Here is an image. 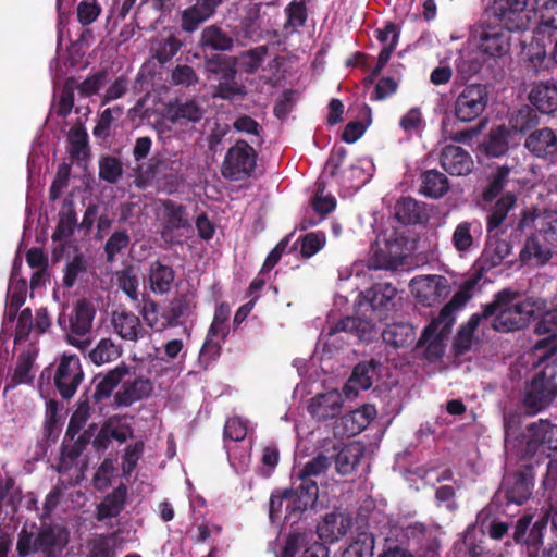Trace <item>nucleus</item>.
<instances>
[{
    "instance_id": "0e129e2a",
    "label": "nucleus",
    "mask_w": 557,
    "mask_h": 557,
    "mask_svg": "<svg viewBox=\"0 0 557 557\" xmlns=\"http://www.w3.org/2000/svg\"><path fill=\"white\" fill-rule=\"evenodd\" d=\"M287 15V22L284 26L287 28L290 26L292 28L302 27L308 18L307 8L304 2L292 1L285 9Z\"/></svg>"
},
{
    "instance_id": "473e14b6",
    "label": "nucleus",
    "mask_w": 557,
    "mask_h": 557,
    "mask_svg": "<svg viewBox=\"0 0 557 557\" xmlns=\"http://www.w3.org/2000/svg\"><path fill=\"white\" fill-rule=\"evenodd\" d=\"M395 216L404 225H416L428 220L423 203L412 197H401L395 206Z\"/></svg>"
},
{
    "instance_id": "c85d7f7f",
    "label": "nucleus",
    "mask_w": 557,
    "mask_h": 557,
    "mask_svg": "<svg viewBox=\"0 0 557 557\" xmlns=\"http://www.w3.org/2000/svg\"><path fill=\"white\" fill-rule=\"evenodd\" d=\"M481 233L482 226L478 220L462 221L453 232L451 245L460 256H463L473 248L475 239Z\"/></svg>"
},
{
    "instance_id": "7c9ffc66",
    "label": "nucleus",
    "mask_w": 557,
    "mask_h": 557,
    "mask_svg": "<svg viewBox=\"0 0 557 557\" xmlns=\"http://www.w3.org/2000/svg\"><path fill=\"white\" fill-rule=\"evenodd\" d=\"M176 273L170 264L160 260L152 261L148 270V282L152 293L158 295L168 294L174 283Z\"/></svg>"
},
{
    "instance_id": "1a4fd4ad",
    "label": "nucleus",
    "mask_w": 557,
    "mask_h": 557,
    "mask_svg": "<svg viewBox=\"0 0 557 557\" xmlns=\"http://www.w3.org/2000/svg\"><path fill=\"white\" fill-rule=\"evenodd\" d=\"M488 92L482 84L466 86L458 95L454 103V113L460 122H472L476 120L486 109Z\"/></svg>"
},
{
    "instance_id": "aec40b11",
    "label": "nucleus",
    "mask_w": 557,
    "mask_h": 557,
    "mask_svg": "<svg viewBox=\"0 0 557 557\" xmlns=\"http://www.w3.org/2000/svg\"><path fill=\"white\" fill-rule=\"evenodd\" d=\"M447 334L445 332L436 331V323L430 322L423 330L416 347L414 351L419 352L424 359L430 362H435L445 354V338Z\"/></svg>"
},
{
    "instance_id": "603ef678",
    "label": "nucleus",
    "mask_w": 557,
    "mask_h": 557,
    "mask_svg": "<svg viewBox=\"0 0 557 557\" xmlns=\"http://www.w3.org/2000/svg\"><path fill=\"white\" fill-rule=\"evenodd\" d=\"M206 69L213 74L221 75L222 79L230 81L236 77V70L230 58L222 54H213L206 58Z\"/></svg>"
},
{
    "instance_id": "cd10ccee",
    "label": "nucleus",
    "mask_w": 557,
    "mask_h": 557,
    "mask_svg": "<svg viewBox=\"0 0 557 557\" xmlns=\"http://www.w3.org/2000/svg\"><path fill=\"white\" fill-rule=\"evenodd\" d=\"M96 424L89 425L87 430L81 433L77 438L73 441H65L61 445V456H60V467L64 468V470L71 469L75 463L78 457L86 449L87 445L90 443L94 432L96 430Z\"/></svg>"
},
{
    "instance_id": "864d4df0",
    "label": "nucleus",
    "mask_w": 557,
    "mask_h": 557,
    "mask_svg": "<svg viewBox=\"0 0 557 557\" xmlns=\"http://www.w3.org/2000/svg\"><path fill=\"white\" fill-rule=\"evenodd\" d=\"M123 174L122 162L112 156H103L99 160V177L100 180L115 184Z\"/></svg>"
},
{
    "instance_id": "5701e85b",
    "label": "nucleus",
    "mask_w": 557,
    "mask_h": 557,
    "mask_svg": "<svg viewBox=\"0 0 557 557\" xmlns=\"http://www.w3.org/2000/svg\"><path fill=\"white\" fill-rule=\"evenodd\" d=\"M342 396L336 391L320 394L311 399L308 410L312 418L319 421L333 419L341 413Z\"/></svg>"
},
{
    "instance_id": "13d9d810",
    "label": "nucleus",
    "mask_w": 557,
    "mask_h": 557,
    "mask_svg": "<svg viewBox=\"0 0 557 557\" xmlns=\"http://www.w3.org/2000/svg\"><path fill=\"white\" fill-rule=\"evenodd\" d=\"M511 253V245L505 239H498L483 252V258L490 268L499 265Z\"/></svg>"
},
{
    "instance_id": "09e8293b",
    "label": "nucleus",
    "mask_w": 557,
    "mask_h": 557,
    "mask_svg": "<svg viewBox=\"0 0 557 557\" xmlns=\"http://www.w3.org/2000/svg\"><path fill=\"white\" fill-rule=\"evenodd\" d=\"M552 258V251L549 248L544 247L539 236L531 235L527 238L524 246L520 252V259L522 261H529L535 259L539 264L547 263Z\"/></svg>"
},
{
    "instance_id": "58836bf2",
    "label": "nucleus",
    "mask_w": 557,
    "mask_h": 557,
    "mask_svg": "<svg viewBox=\"0 0 557 557\" xmlns=\"http://www.w3.org/2000/svg\"><path fill=\"white\" fill-rule=\"evenodd\" d=\"M77 225V215L71 200H65L59 214L58 225L52 234L53 242L70 238Z\"/></svg>"
},
{
    "instance_id": "dca6fc26",
    "label": "nucleus",
    "mask_w": 557,
    "mask_h": 557,
    "mask_svg": "<svg viewBox=\"0 0 557 557\" xmlns=\"http://www.w3.org/2000/svg\"><path fill=\"white\" fill-rule=\"evenodd\" d=\"M505 496L508 503L524 504L532 495L534 476L532 467L515 472L504 483Z\"/></svg>"
},
{
    "instance_id": "7ed1b4c3",
    "label": "nucleus",
    "mask_w": 557,
    "mask_h": 557,
    "mask_svg": "<svg viewBox=\"0 0 557 557\" xmlns=\"http://www.w3.org/2000/svg\"><path fill=\"white\" fill-rule=\"evenodd\" d=\"M358 313L363 317H345L329 326L327 336L341 332L356 334L359 339H367L374 327V321L386 320L396 310L397 289L391 283H375L360 293Z\"/></svg>"
},
{
    "instance_id": "6e6d98bb",
    "label": "nucleus",
    "mask_w": 557,
    "mask_h": 557,
    "mask_svg": "<svg viewBox=\"0 0 557 557\" xmlns=\"http://www.w3.org/2000/svg\"><path fill=\"white\" fill-rule=\"evenodd\" d=\"M116 285L123 290L132 300L138 298V277L134 272L133 267H126L115 273Z\"/></svg>"
},
{
    "instance_id": "2f4dec72",
    "label": "nucleus",
    "mask_w": 557,
    "mask_h": 557,
    "mask_svg": "<svg viewBox=\"0 0 557 557\" xmlns=\"http://www.w3.org/2000/svg\"><path fill=\"white\" fill-rule=\"evenodd\" d=\"M127 499V487L120 483L111 493L104 496L103 500L97 505L96 518L98 521L117 517L125 508Z\"/></svg>"
},
{
    "instance_id": "8fccbe9b",
    "label": "nucleus",
    "mask_w": 557,
    "mask_h": 557,
    "mask_svg": "<svg viewBox=\"0 0 557 557\" xmlns=\"http://www.w3.org/2000/svg\"><path fill=\"white\" fill-rule=\"evenodd\" d=\"M34 358L29 352H22L17 357L16 367L14 369L11 382L7 385L5 389L13 388L21 384L32 383L34 376L32 375V368Z\"/></svg>"
},
{
    "instance_id": "4be33fe9",
    "label": "nucleus",
    "mask_w": 557,
    "mask_h": 557,
    "mask_svg": "<svg viewBox=\"0 0 557 557\" xmlns=\"http://www.w3.org/2000/svg\"><path fill=\"white\" fill-rule=\"evenodd\" d=\"M511 132L506 125L492 127L479 144V150L487 158L504 157L509 150Z\"/></svg>"
},
{
    "instance_id": "f704fd0d",
    "label": "nucleus",
    "mask_w": 557,
    "mask_h": 557,
    "mask_svg": "<svg viewBox=\"0 0 557 557\" xmlns=\"http://www.w3.org/2000/svg\"><path fill=\"white\" fill-rule=\"evenodd\" d=\"M384 343L394 348H404L416 339L414 327L410 323L397 322L387 324L382 332Z\"/></svg>"
},
{
    "instance_id": "9d476101",
    "label": "nucleus",
    "mask_w": 557,
    "mask_h": 557,
    "mask_svg": "<svg viewBox=\"0 0 557 557\" xmlns=\"http://www.w3.org/2000/svg\"><path fill=\"white\" fill-rule=\"evenodd\" d=\"M84 377L79 358L64 355L54 375V385L63 399H70L76 393Z\"/></svg>"
},
{
    "instance_id": "6e6552de",
    "label": "nucleus",
    "mask_w": 557,
    "mask_h": 557,
    "mask_svg": "<svg viewBox=\"0 0 557 557\" xmlns=\"http://www.w3.org/2000/svg\"><path fill=\"white\" fill-rule=\"evenodd\" d=\"M557 396V366L547 364L537 373L527 388L524 406L537 413Z\"/></svg>"
},
{
    "instance_id": "e2e57ef3",
    "label": "nucleus",
    "mask_w": 557,
    "mask_h": 557,
    "mask_svg": "<svg viewBox=\"0 0 557 557\" xmlns=\"http://www.w3.org/2000/svg\"><path fill=\"white\" fill-rule=\"evenodd\" d=\"M325 234L323 232H311L301 238L300 253L305 258H310L318 253L325 245Z\"/></svg>"
},
{
    "instance_id": "a19ab883",
    "label": "nucleus",
    "mask_w": 557,
    "mask_h": 557,
    "mask_svg": "<svg viewBox=\"0 0 557 557\" xmlns=\"http://www.w3.org/2000/svg\"><path fill=\"white\" fill-rule=\"evenodd\" d=\"M70 156L73 160L84 161L90 157L88 134L82 124L73 125L67 134Z\"/></svg>"
},
{
    "instance_id": "a18cd8bd",
    "label": "nucleus",
    "mask_w": 557,
    "mask_h": 557,
    "mask_svg": "<svg viewBox=\"0 0 557 557\" xmlns=\"http://www.w3.org/2000/svg\"><path fill=\"white\" fill-rule=\"evenodd\" d=\"M172 121L181 123H197L203 117L205 110L196 100L177 101L171 109Z\"/></svg>"
},
{
    "instance_id": "c756f323",
    "label": "nucleus",
    "mask_w": 557,
    "mask_h": 557,
    "mask_svg": "<svg viewBox=\"0 0 557 557\" xmlns=\"http://www.w3.org/2000/svg\"><path fill=\"white\" fill-rule=\"evenodd\" d=\"M511 172L512 168L507 164L497 165L491 170L485 177V187L481 193V198L484 202H492L502 196L511 181Z\"/></svg>"
},
{
    "instance_id": "f03ea898",
    "label": "nucleus",
    "mask_w": 557,
    "mask_h": 557,
    "mask_svg": "<svg viewBox=\"0 0 557 557\" xmlns=\"http://www.w3.org/2000/svg\"><path fill=\"white\" fill-rule=\"evenodd\" d=\"M520 297L519 290L503 288L482 307L484 319L493 318L491 327L494 331L510 333L523 330L547 311L545 298L528 296L519 300Z\"/></svg>"
},
{
    "instance_id": "052dcab7",
    "label": "nucleus",
    "mask_w": 557,
    "mask_h": 557,
    "mask_svg": "<svg viewBox=\"0 0 557 557\" xmlns=\"http://www.w3.org/2000/svg\"><path fill=\"white\" fill-rule=\"evenodd\" d=\"M247 90L243 84L235 82L234 79L225 81L222 79L216 86L214 96L224 100L242 99L246 96Z\"/></svg>"
},
{
    "instance_id": "79ce46f5",
    "label": "nucleus",
    "mask_w": 557,
    "mask_h": 557,
    "mask_svg": "<svg viewBox=\"0 0 557 557\" xmlns=\"http://www.w3.org/2000/svg\"><path fill=\"white\" fill-rule=\"evenodd\" d=\"M380 363L374 359L359 362L354 368L346 388L358 387L364 391L369 389L373 384V379L376 375Z\"/></svg>"
},
{
    "instance_id": "5fc2aeb1",
    "label": "nucleus",
    "mask_w": 557,
    "mask_h": 557,
    "mask_svg": "<svg viewBox=\"0 0 557 557\" xmlns=\"http://www.w3.org/2000/svg\"><path fill=\"white\" fill-rule=\"evenodd\" d=\"M129 243L131 237L126 230L114 231L104 245L106 261L113 262L116 255L126 249Z\"/></svg>"
},
{
    "instance_id": "f257e3e1",
    "label": "nucleus",
    "mask_w": 557,
    "mask_h": 557,
    "mask_svg": "<svg viewBox=\"0 0 557 557\" xmlns=\"http://www.w3.org/2000/svg\"><path fill=\"white\" fill-rule=\"evenodd\" d=\"M537 3V0H494L471 32L479 51L490 58L507 54L510 34L529 27Z\"/></svg>"
},
{
    "instance_id": "39448f33",
    "label": "nucleus",
    "mask_w": 557,
    "mask_h": 557,
    "mask_svg": "<svg viewBox=\"0 0 557 557\" xmlns=\"http://www.w3.org/2000/svg\"><path fill=\"white\" fill-rule=\"evenodd\" d=\"M95 308L85 299L76 302L71 315L66 318L65 314H60L58 323L61 329L66 333V342L85 352L91 344L87 336L92 326L95 319Z\"/></svg>"
},
{
    "instance_id": "9b49d317",
    "label": "nucleus",
    "mask_w": 557,
    "mask_h": 557,
    "mask_svg": "<svg viewBox=\"0 0 557 557\" xmlns=\"http://www.w3.org/2000/svg\"><path fill=\"white\" fill-rule=\"evenodd\" d=\"M300 496L296 486L292 484L290 488H285L280 494H272L270 497L269 516L272 521L280 519L284 508V520L292 523L297 522L301 515L308 509L302 508V504H298L297 499Z\"/></svg>"
},
{
    "instance_id": "774afa93",
    "label": "nucleus",
    "mask_w": 557,
    "mask_h": 557,
    "mask_svg": "<svg viewBox=\"0 0 557 557\" xmlns=\"http://www.w3.org/2000/svg\"><path fill=\"white\" fill-rule=\"evenodd\" d=\"M247 435V424L239 417H233L226 420L223 438L224 442L227 440L234 442H242Z\"/></svg>"
},
{
    "instance_id": "ddd939ff",
    "label": "nucleus",
    "mask_w": 557,
    "mask_h": 557,
    "mask_svg": "<svg viewBox=\"0 0 557 557\" xmlns=\"http://www.w3.org/2000/svg\"><path fill=\"white\" fill-rule=\"evenodd\" d=\"M377 411L374 405L366 404L342 416L335 422V433L351 437L360 434L374 418Z\"/></svg>"
},
{
    "instance_id": "4468645a",
    "label": "nucleus",
    "mask_w": 557,
    "mask_h": 557,
    "mask_svg": "<svg viewBox=\"0 0 557 557\" xmlns=\"http://www.w3.org/2000/svg\"><path fill=\"white\" fill-rule=\"evenodd\" d=\"M524 147L533 157L553 161L557 156V134L550 127L535 128L525 137Z\"/></svg>"
},
{
    "instance_id": "49530a36",
    "label": "nucleus",
    "mask_w": 557,
    "mask_h": 557,
    "mask_svg": "<svg viewBox=\"0 0 557 557\" xmlns=\"http://www.w3.org/2000/svg\"><path fill=\"white\" fill-rule=\"evenodd\" d=\"M182 42L174 35L170 34L156 40L151 46L152 57L160 63H168L181 49Z\"/></svg>"
},
{
    "instance_id": "69168bd1",
    "label": "nucleus",
    "mask_w": 557,
    "mask_h": 557,
    "mask_svg": "<svg viewBox=\"0 0 557 557\" xmlns=\"http://www.w3.org/2000/svg\"><path fill=\"white\" fill-rule=\"evenodd\" d=\"M222 351V346L219 342L212 338H206L199 354L198 361L200 366L207 370L213 362H215Z\"/></svg>"
},
{
    "instance_id": "e433bc0d",
    "label": "nucleus",
    "mask_w": 557,
    "mask_h": 557,
    "mask_svg": "<svg viewBox=\"0 0 557 557\" xmlns=\"http://www.w3.org/2000/svg\"><path fill=\"white\" fill-rule=\"evenodd\" d=\"M449 189L448 178L437 170H426L421 174L420 194L437 199Z\"/></svg>"
},
{
    "instance_id": "3c124183",
    "label": "nucleus",
    "mask_w": 557,
    "mask_h": 557,
    "mask_svg": "<svg viewBox=\"0 0 557 557\" xmlns=\"http://www.w3.org/2000/svg\"><path fill=\"white\" fill-rule=\"evenodd\" d=\"M465 301L462 293H456L453 298L447 302L442 310L440 311L437 318L433 319L431 322L436 323V331L445 332L448 334L455 318L454 311L458 309L462 302Z\"/></svg>"
},
{
    "instance_id": "72a5a7b5",
    "label": "nucleus",
    "mask_w": 557,
    "mask_h": 557,
    "mask_svg": "<svg viewBox=\"0 0 557 557\" xmlns=\"http://www.w3.org/2000/svg\"><path fill=\"white\" fill-rule=\"evenodd\" d=\"M199 46L203 52L210 51H230L234 46V39L220 26L212 24L206 26L199 38Z\"/></svg>"
},
{
    "instance_id": "423d86ee",
    "label": "nucleus",
    "mask_w": 557,
    "mask_h": 557,
    "mask_svg": "<svg viewBox=\"0 0 557 557\" xmlns=\"http://www.w3.org/2000/svg\"><path fill=\"white\" fill-rule=\"evenodd\" d=\"M257 151L246 140L238 139L230 147L221 165L222 176L231 182L252 176L257 166Z\"/></svg>"
},
{
    "instance_id": "0eeeda50",
    "label": "nucleus",
    "mask_w": 557,
    "mask_h": 557,
    "mask_svg": "<svg viewBox=\"0 0 557 557\" xmlns=\"http://www.w3.org/2000/svg\"><path fill=\"white\" fill-rule=\"evenodd\" d=\"M330 466L329 457L319 454L309 460L297 475L293 476L292 484L296 486L298 493H300L297 503L302 504V508L314 507L319 494L317 478L323 475Z\"/></svg>"
},
{
    "instance_id": "bb28decb",
    "label": "nucleus",
    "mask_w": 557,
    "mask_h": 557,
    "mask_svg": "<svg viewBox=\"0 0 557 557\" xmlns=\"http://www.w3.org/2000/svg\"><path fill=\"white\" fill-rule=\"evenodd\" d=\"M529 100L543 114L557 111V85L553 82H540L533 85Z\"/></svg>"
},
{
    "instance_id": "c03bdc74",
    "label": "nucleus",
    "mask_w": 557,
    "mask_h": 557,
    "mask_svg": "<svg viewBox=\"0 0 557 557\" xmlns=\"http://www.w3.org/2000/svg\"><path fill=\"white\" fill-rule=\"evenodd\" d=\"M122 355V348L111 338H101L96 347L88 352L91 362L97 366L116 360Z\"/></svg>"
},
{
    "instance_id": "f8f14e48",
    "label": "nucleus",
    "mask_w": 557,
    "mask_h": 557,
    "mask_svg": "<svg viewBox=\"0 0 557 557\" xmlns=\"http://www.w3.org/2000/svg\"><path fill=\"white\" fill-rule=\"evenodd\" d=\"M411 286L417 300L424 307L440 304L448 294L447 281L441 275L416 277Z\"/></svg>"
},
{
    "instance_id": "393cba45",
    "label": "nucleus",
    "mask_w": 557,
    "mask_h": 557,
    "mask_svg": "<svg viewBox=\"0 0 557 557\" xmlns=\"http://www.w3.org/2000/svg\"><path fill=\"white\" fill-rule=\"evenodd\" d=\"M152 392V384L148 379L137 377L123 383L122 389L114 395L115 407H129L134 403L147 398Z\"/></svg>"
},
{
    "instance_id": "a211bd4d",
    "label": "nucleus",
    "mask_w": 557,
    "mask_h": 557,
    "mask_svg": "<svg viewBox=\"0 0 557 557\" xmlns=\"http://www.w3.org/2000/svg\"><path fill=\"white\" fill-rule=\"evenodd\" d=\"M441 166L453 176H465L471 173L474 166L471 154L459 146H445L440 156Z\"/></svg>"
},
{
    "instance_id": "b1692460",
    "label": "nucleus",
    "mask_w": 557,
    "mask_h": 557,
    "mask_svg": "<svg viewBox=\"0 0 557 557\" xmlns=\"http://www.w3.org/2000/svg\"><path fill=\"white\" fill-rule=\"evenodd\" d=\"M351 528L350 518L343 513H326L317 527V533L324 543H335Z\"/></svg>"
},
{
    "instance_id": "6ab92c4d",
    "label": "nucleus",
    "mask_w": 557,
    "mask_h": 557,
    "mask_svg": "<svg viewBox=\"0 0 557 557\" xmlns=\"http://www.w3.org/2000/svg\"><path fill=\"white\" fill-rule=\"evenodd\" d=\"M225 0H196V3L182 12L181 27L184 32L193 33L215 15L218 8Z\"/></svg>"
},
{
    "instance_id": "2eb2a0df",
    "label": "nucleus",
    "mask_w": 557,
    "mask_h": 557,
    "mask_svg": "<svg viewBox=\"0 0 557 557\" xmlns=\"http://www.w3.org/2000/svg\"><path fill=\"white\" fill-rule=\"evenodd\" d=\"M405 256L403 239L393 235L383 246L372 249L369 262L373 269L395 270L403 265Z\"/></svg>"
},
{
    "instance_id": "bf43d9fd",
    "label": "nucleus",
    "mask_w": 557,
    "mask_h": 557,
    "mask_svg": "<svg viewBox=\"0 0 557 557\" xmlns=\"http://www.w3.org/2000/svg\"><path fill=\"white\" fill-rule=\"evenodd\" d=\"M455 557H492L483 541L466 536L461 544L456 546Z\"/></svg>"
},
{
    "instance_id": "c9c22d12",
    "label": "nucleus",
    "mask_w": 557,
    "mask_h": 557,
    "mask_svg": "<svg viewBox=\"0 0 557 557\" xmlns=\"http://www.w3.org/2000/svg\"><path fill=\"white\" fill-rule=\"evenodd\" d=\"M483 319V312L474 313L467 323L460 325L453 341V352L456 357H460L471 349L474 332Z\"/></svg>"
},
{
    "instance_id": "338daca9",
    "label": "nucleus",
    "mask_w": 557,
    "mask_h": 557,
    "mask_svg": "<svg viewBox=\"0 0 557 557\" xmlns=\"http://www.w3.org/2000/svg\"><path fill=\"white\" fill-rule=\"evenodd\" d=\"M101 8L97 0H82L77 5L78 22L88 26L92 24L100 15Z\"/></svg>"
},
{
    "instance_id": "412c9836",
    "label": "nucleus",
    "mask_w": 557,
    "mask_h": 557,
    "mask_svg": "<svg viewBox=\"0 0 557 557\" xmlns=\"http://www.w3.org/2000/svg\"><path fill=\"white\" fill-rule=\"evenodd\" d=\"M111 323L114 332L125 341L137 342L147 334L139 318L131 311H113Z\"/></svg>"
},
{
    "instance_id": "37998d69",
    "label": "nucleus",
    "mask_w": 557,
    "mask_h": 557,
    "mask_svg": "<svg viewBox=\"0 0 557 557\" xmlns=\"http://www.w3.org/2000/svg\"><path fill=\"white\" fill-rule=\"evenodd\" d=\"M557 30V0H547L540 10V22L534 35L550 38Z\"/></svg>"
},
{
    "instance_id": "a878e982",
    "label": "nucleus",
    "mask_w": 557,
    "mask_h": 557,
    "mask_svg": "<svg viewBox=\"0 0 557 557\" xmlns=\"http://www.w3.org/2000/svg\"><path fill=\"white\" fill-rule=\"evenodd\" d=\"M129 372L131 368L125 363H121L114 369L108 371L103 376H96L94 380L96 382L95 392L91 396L94 403L98 404L108 399L112 395L114 388L123 382L124 377L128 375Z\"/></svg>"
},
{
    "instance_id": "680f3d73",
    "label": "nucleus",
    "mask_w": 557,
    "mask_h": 557,
    "mask_svg": "<svg viewBox=\"0 0 557 557\" xmlns=\"http://www.w3.org/2000/svg\"><path fill=\"white\" fill-rule=\"evenodd\" d=\"M140 314L146 324L156 331L161 332L169 327L163 326L165 318L162 317V313L159 315V306L154 300H146L140 310Z\"/></svg>"
},
{
    "instance_id": "ea45409f",
    "label": "nucleus",
    "mask_w": 557,
    "mask_h": 557,
    "mask_svg": "<svg viewBox=\"0 0 557 557\" xmlns=\"http://www.w3.org/2000/svg\"><path fill=\"white\" fill-rule=\"evenodd\" d=\"M162 208L164 210L165 230L173 232L190 226L187 209L184 205L166 199L162 202Z\"/></svg>"
},
{
    "instance_id": "4d7b16f0",
    "label": "nucleus",
    "mask_w": 557,
    "mask_h": 557,
    "mask_svg": "<svg viewBox=\"0 0 557 557\" xmlns=\"http://www.w3.org/2000/svg\"><path fill=\"white\" fill-rule=\"evenodd\" d=\"M325 184L317 183V190L311 200L312 209L322 218L330 214L336 207V200L331 195H324Z\"/></svg>"
},
{
    "instance_id": "de8ad7c7",
    "label": "nucleus",
    "mask_w": 557,
    "mask_h": 557,
    "mask_svg": "<svg viewBox=\"0 0 557 557\" xmlns=\"http://www.w3.org/2000/svg\"><path fill=\"white\" fill-rule=\"evenodd\" d=\"M375 539L367 531L358 532L354 541L343 552L342 557H372Z\"/></svg>"
},
{
    "instance_id": "20e7f679",
    "label": "nucleus",
    "mask_w": 557,
    "mask_h": 557,
    "mask_svg": "<svg viewBox=\"0 0 557 557\" xmlns=\"http://www.w3.org/2000/svg\"><path fill=\"white\" fill-rule=\"evenodd\" d=\"M32 529L25 527L17 534L16 553L18 557H27L40 553L44 557H59L69 544L67 529L58 523H42L39 528L33 523Z\"/></svg>"
},
{
    "instance_id": "4c0bfd02",
    "label": "nucleus",
    "mask_w": 557,
    "mask_h": 557,
    "mask_svg": "<svg viewBox=\"0 0 557 557\" xmlns=\"http://www.w3.org/2000/svg\"><path fill=\"white\" fill-rule=\"evenodd\" d=\"M363 455L364 449L361 445L357 443L345 445L335 457L336 471L343 475L354 472Z\"/></svg>"
},
{
    "instance_id": "f3484780",
    "label": "nucleus",
    "mask_w": 557,
    "mask_h": 557,
    "mask_svg": "<svg viewBox=\"0 0 557 557\" xmlns=\"http://www.w3.org/2000/svg\"><path fill=\"white\" fill-rule=\"evenodd\" d=\"M196 298V294L190 290L177 293L162 311V317L165 318L163 326L175 327L182 325L181 320L187 319L194 313L197 307Z\"/></svg>"
}]
</instances>
